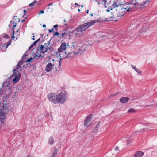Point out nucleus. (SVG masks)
<instances>
[{
  "mask_svg": "<svg viewBox=\"0 0 157 157\" xmlns=\"http://www.w3.org/2000/svg\"><path fill=\"white\" fill-rule=\"evenodd\" d=\"M9 103L6 100L0 102V122L2 126L5 125V118L7 113L9 111Z\"/></svg>",
  "mask_w": 157,
  "mask_h": 157,
  "instance_id": "f257e3e1",
  "label": "nucleus"
},
{
  "mask_svg": "<svg viewBox=\"0 0 157 157\" xmlns=\"http://www.w3.org/2000/svg\"><path fill=\"white\" fill-rule=\"evenodd\" d=\"M96 23L95 21H92L90 22H88L85 23L80 26L76 28V29L73 30L71 32L73 33L75 31H77V32H81L83 33L85 32L89 27L93 25Z\"/></svg>",
  "mask_w": 157,
  "mask_h": 157,
  "instance_id": "f03ea898",
  "label": "nucleus"
},
{
  "mask_svg": "<svg viewBox=\"0 0 157 157\" xmlns=\"http://www.w3.org/2000/svg\"><path fill=\"white\" fill-rule=\"evenodd\" d=\"M57 104L60 103L64 104L67 98V94L65 91L61 92L57 94Z\"/></svg>",
  "mask_w": 157,
  "mask_h": 157,
  "instance_id": "7ed1b4c3",
  "label": "nucleus"
},
{
  "mask_svg": "<svg viewBox=\"0 0 157 157\" xmlns=\"http://www.w3.org/2000/svg\"><path fill=\"white\" fill-rule=\"evenodd\" d=\"M28 55L27 54H24L22 57V60H20L18 62L16 65V68L13 70V75H16V72H17V73L18 71H19H19H21L22 70V69L21 67V64H23V61L24 60L25 58Z\"/></svg>",
  "mask_w": 157,
  "mask_h": 157,
  "instance_id": "20e7f679",
  "label": "nucleus"
},
{
  "mask_svg": "<svg viewBox=\"0 0 157 157\" xmlns=\"http://www.w3.org/2000/svg\"><path fill=\"white\" fill-rule=\"evenodd\" d=\"M57 94L53 93H50L47 94V98L49 101L51 103L57 104Z\"/></svg>",
  "mask_w": 157,
  "mask_h": 157,
  "instance_id": "39448f33",
  "label": "nucleus"
},
{
  "mask_svg": "<svg viewBox=\"0 0 157 157\" xmlns=\"http://www.w3.org/2000/svg\"><path fill=\"white\" fill-rule=\"evenodd\" d=\"M21 74L19 71H17V73H16V75H13V74L10 77V78H12L13 76H15V77L12 79V81L14 84H15L18 82L21 76Z\"/></svg>",
  "mask_w": 157,
  "mask_h": 157,
  "instance_id": "423d86ee",
  "label": "nucleus"
},
{
  "mask_svg": "<svg viewBox=\"0 0 157 157\" xmlns=\"http://www.w3.org/2000/svg\"><path fill=\"white\" fill-rule=\"evenodd\" d=\"M92 117L91 114H89L85 119L84 121V125L86 127H88L90 125V121Z\"/></svg>",
  "mask_w": 157,
  "mask_h": 157,
  "instance_id": "0eeeda50",
  "label": "nucleus"
},
{
  "mask_svg": "<svg viewBox=\"0 0 157 157\" xmlns=\"http://www.w3.org/2000/svg\"><path fill=\"white\" fill-rule=\"evenodd\" d=\"M66 44L65 42H63L61 44L59 48L58 49V51L59 52H63L66 49Z\"/></svg>",
  "mask_w": 157,
  "mask_h": 157,
  "instance_id": "6e6552de",
  "label": "nucleus"
},
{
  "mask_svg": "<svg viewBox=\"0 0 157 157\" xmlns=\"http://www.w3.org/2000/svg\"><path fill=\"white\" fill-rule=\"evenodd\" d=\"M78 54V53H75L74 52H69L66 55V56L64 57V58L66 59L67 58H72L74 57L75 56Z\"/></svg>",
  "mask_w": 157,
  "mask_h": 157,
  "instance_id": "1a4fd4ad",
  "label": "nucleus"
},
{
  "mask_svg": "<svg viewBox=\"0 0 157 157\" xmlns=\"http://www.w3.org/2000/svg\"><path fill=\"white\" fill-rule=\"evenodd\" d=\"M129 100V98L127 97H122L120 99V101L122 103H127Z\"/></svg>",
  "mask_w": 157,
  "mask_h": 157,
  "instance_id": "9d476101",
  "label": "nucleus"
},
{
  "mask_svg": "<svg viewBox=\"0 0 157 157\" xmlns=\"http://www.w3.org/2000/svg\"><path fill=\"white\" fill-rule=\"evenodd\" d=\"M52 65L51 63H49L46 65L45 71L47 72H50L52 70Z\"/></svg>",
  "mask_w": 157,
  "mask_h": 157,
  "instance_id": "9b49d317",
  "label": "nucleus"
},
{
  "mask_svg": "<svg viewBox=\"0 0 157 157\" xmlns=\"http://www.w3.org/2000/svg\"><path fill=\"white\" fill-rule=\"evenodd\" d=\"M144 155V153L142 151L136 152L134 155V157H142Z\"/></svg>",
  "mask_w": 157,
  "mask_h": 157,
  "instance_id": "f8f14e48",
  "label": "nucleus"
},
{
  "mask_svg": "<svg viewBox=\"0 0 157 157\" xmlns=\"http://www.w3.org/2000/svg\"><path fill=\"white\" fill-rule=\"evenodd\" d=\"M131 67L132 68L134 69L135 71L139 74H140L142 71L141 70H140L139 69L137 68L135 66L131 64Z\"/></svg>",
  "mask_w": 157,
  "mask_h": 157,
  "instance_id": "ddd939ff",
  "label": "nucleus"
},
{
  "mask_svg": "<svg viewBox=\"0 0 157 157\" xmlns=\"http://www.w3.org/2000/svg\"><path fill=\"white\" fill-rule=\"evenodd\" d=\"M124 13L122 12V11H119V12L117 13L116 17L121 18V17L124 15Z\"/></svg>",
  "mask_w": 157,
  "mask_h": 157,
  "instance_id": "4468645a",
  "label": "nucleus"
},
{
  "mask_svg": "<svg viewBox=\"0 0 157 157\" xmlns=\"http://www.w3.org/2000/svg\"><path fill=\"white\" fill-rule=\"evenodd\" d=\"M54 151H53L52 154L53 155H54L56 157L57 154L58 150L57 148L55 147L54 149Z\"/></svg>",
  "mask_w": 157,
  "mask_h": 157,
  "instance_id": "2eb2a0df",
  "label": "nucleus"
},
{
  "mask_svg": "<svg viewBox=\"0 0 157 157\" xmlns=\"http://www.w3.org/2000/svg\"><path fill=\"white\" fill-rule=\"evenodd\" d=\"M54 139L52 137H51L49 139H48V143L49 144L52 145V144L54 143Z\"/></svg>",
  "mask_w": 157,
  "mask_h": 157,
  "instance_id": "dca6fc26",
  "label": "nucleus"
},
{
  "mask_svg": "<svg viewBox=\"0 0 157 157\" xmlns=\"http://www.w3.org/2000/svg\"><path fill=\"white\" fill-rule=\"evenodd\" d=\"M100 124V122H99L96 125L95 128H94V130H93V132H95L98 130V129L99 128V127Z\"/></svg>",
  "mask_w": 157,
  "mask_h": 157,
  "instance_id": "f3484780",
  "label": "nucleus"
},
{
  "mask_svg": "<svg viewBox=\"0 0 157 157\" xmlns=\"http://www.w3.org/2000/svg\"><path fill=\"white\" fill-rule=\"evenodd\" d=\"M56 56H59V59L60 60H59V65H60L61 60L62 59V56L60 55L61 54H60L59 52H56Z\"/></svg>",
  "mask_w": 157,
  "mask_h": 157,
  "instance_id": "a211bd4d",
  "label": "nucleus"
},
{
  "mask_svg": "<svg viewBox=\"0 0 157 157\" xmlns=\"http://www.w3.org/2000/svg\"><path fill=\"white\" fill-rule=\"evenodd\" d=\"M114 17V15H112L111 16H110L107 19H105V21H110L113 20V18Z\"/></svg>",
  "mask_w": 157,
  "mask_h": 157,
  "instance_id": "6ab92c4d",
  "label": "nucleus"
},
{
  "mask_svg": "<svg viewBox=\"0 0 157 157\" xmlns=\"http://www.w3.org/2000/svg\"><path fill=\"white\" fill-rule=\"evenodd\" d=\"M45 50L44 51H40V53H42L43 54H44L46 52H48V46L47 45L45 48Z\"/></svg>",
  "mask_w": 157,
  "mask_h": 157,
  "instance_id": "aec40b11",
  "label": "nucleus"
},
{
  "mask_svg": "<svg viewBox=\"0 0 157 157\" xmlns=\"http://www.w3.org/2000/svg\"><path fill=\"white\" fill-rule=\"evenodd\" d=\"M136 110L135 109L133 108H131L128 110V113H134L135 112Z\"/></svg>",
  "mask_w": 157,
  "mask_h": 157,
  "instance_id": "412c9836",
  "label": "nucleus"
},
{
  "mask_svg": "<svg viewBox=\"0 0 157 157\" xmlns=\"http://www.w3.org/2000/svg\"><path fill=\"white\" fill-rule=\"evenodd\" d=\"M113 3L112 4V6L113 8H114L115 7H118V5L115 3V1H113Z\"/></svg>",
  "mask_w": 157,
  "mask_h": 157,
  "instance_id": "4be33fe9",
  "label": "nucleus"
},
{
  "mask_svg": "<svg viewBox=\"0 0 157 157\" xmlns=\"http://www.w3.org/2000/svg\"><path fill=\"white\" fill-rule=\"evenodd\" d=\"M32 59L33 58L32 57H30V58H29L26 61L25 60L24 61L26 62H30L31 61Z\"/></svg>",
  "mask_w": 157,
  "mask_h": 157,
  "instance_id": "5701e85b",
  "label": "nucleus"
},
{
  "mask_svg": "<svg viewBox=\"0 0 157 157\" xmlns=\"http://www.w3.org/2000/svg\"><path fill=\"white\" fill-rule=\"evenodd\" d=\"M36 57H38V58L42 57V56L41 54H40L39 55H37L36 54H35L34 57L33 58V59H34Z\"/></svg>",
  "mask_w": 157,
  "mask_h": 157,
  "instance_id": "b1692460",
  "label": "nucleus"
},
{
  "mask_svg": "<svg viewBox=\"0 0 157 157\" xmlns=\"http://www.w3.org/2000/svg\"><path fill=\"white\" fill-rule=\"evenodd\" d=\"M44 48V45H41L40 47V49L41 51L43 50Z\"/></svg>",
  "mask_w": 157,
  "mask_h": 157,
  "instance_id": "393cba45",
  "label": "nucleus"
},
{
  "mask_svg": "<svg viewBox=\"0 0 157 157\" xmlns=\"http://www.w3.org/2000/svg\"><path fill=\"white\" fill-rule=\"evenodd\" d=\"M48 48V50H49L50 52L53 51V48L51 46H50V47Z\"/></svg>",
  "mask_w": 157,
  "mask_h": 157,
  "instance_id": "a878e982",
  "label": "nucleus"
},
{
  "mask_svg": "<svg viewBox=\"0 0 157 157\" xmlns=\"http://www.w3.org/2000/svg\"><path fill=\"white\" fill-rule=\"evenodd\" d=\"M59 33L57 32H55V33H54L53 34V36H59Z\"/></svg>",
  "mask_w": 157,
  "mask_h": 157,
  "instance_id": "bb28decb",
  "label": "nucleus"
},
{
  "mask_svg": "<svg viewBox=\"0 0 157 157\" xmlns=\"http://www.w3.org/2000/svg\"><path fill=\"white\" fill-rule=\"evenodd\" d=\"M3 37L5 39H8L9 36L7 34H5L3 36Z\"/></svg>",
  "mask_w": 157,
  "mask_h": 157,
  "instance_id": "cd10ccee",
  "label": "nucleus"
},
{
  "mask_svg": "<svg viewBox=\"0 0 157 157\" xmlns=\"http://www.w3.org/2000/svg\"><path fill=\"white\" fill-rule=\"evenodd\" d=\"M13 34L12 36L11 37V38L12 39L14 40V38H15L14 36V33H15V31L14 29H13Z\"/></svg>",
  "mask_w": 157,
  "mask_h": 157,
  "instance_id": "c85d7f7f",
  "label": "nucleus"
},
{
  "mask_svg": "<svg viewBox=\"0 0 157 157\" xmlns=\"http://www.w3.org/2000/svg\"><path fill=\"white\" fill-rule=\"evenodd\" d=\"M13 28H12V30L13 29L16 27V25H17V23H16L15 22H13Z\"/></svg>",
  "mask_w": 157,
  "mask_h": 157,
  "instance_id": "c756f323",
  "label": "nucleus"
},
{
  "mask_svg": "<svg viewBox=\"0 0 157 157\" xmlns=\"http://www.w3.org/2000/svg\"><path fill=\"white\" fill-rule=\"evenodd\" d=\"M51 40V39L49 41H48L47 42V43H44V45H46L47 44H48V45H49L50 44Z\"/></svg>",
  "mask_w": 157,
  "mask_h": 157,
  "instance_id": "7c9ffc66",
  "label": "nucleus"
},
{
  "mask_svg": "<svg viewBox=\"0 0 157 157\" xmlns=\"http://www.w3.org/2000/svg\"><path fill=\"white\" fill-rule=\"evenodd\" d=\"M44 13V10H41L38 13L39 14H43Z\"/></svg>",
  "mask_w": 157,
  "mask_h": 157,
  "instance_id": "2f4dec72",
  "label": "nucleus"
},
{
  "mask_svg": "<svg viewBox=\"0 0 157 157\" xmlns=\"http://www.w3.org/2000/svg\"><path fill=\"white\" fill-rule=\"evenodd\" d=\"M67 34V33H66V32H64L63 33H62L61 34V35L62 36V38H64L63 37L64 36H65V35Z\"/></svg>",
  "mask_w": 157,
  "mask_h": 157,
  "instance_id": "473e14b6",
  "label": "nucleus"
},
{
  "mask_svg": "<svg viewBox=\"0 0 157 157\" xmlns=\"http://www.w3.org/2000/svg\"><path fill=\"white\" fill-rule=\"evenodd\" d=\"M113 8L112 5L111 6H110L108 7V9L111 10H112Z\"/></svg>",
  "mask_w": 157,
  "mask_h": 157,
  "instance_id": "72a5a7b5",
  "label": "nucleus"
},
{
  "mask_svg": "<svg viewBox=\"0 0 157 157\" xmlns=\"http://www.w3.org/2000/svg\"><path fill=\"white\" fill-rule=\"evenodd\" d=\"M132 4H133L134 5L135 7H136L138 5H139V4L137 3H132Z\"/></svg>",
  "mask_w": 157,
  "mask_h": 157,
  "instance_id": "f704fd0d",
  "label": "nucleus"
},
{
  "mask_svg": "<svg viewBox=\"0 0 157 157\" xmlns=\"http://www.w3.org/2000/svg\"><path fill=\"white\" fill-rule=\"evenodd\" d=\"M53 30H54V28H52V29H49L48 31L49 33H51V32H53Z\"/></svg>",
  "mask_w": 157,
  "mask_h": 157,
  "instance_id": "c9c22d12",
  "label": "nucleus"
},
{
  "mask_svg": "<svg viewBox=\"0 0 157 157\" xmlns=\"http://www.w3.org/2000/svg\"><path fill=\"white\" fill-rule=\"evenodd\" d=\"M132 4V2L131 1L130 2H128L126 3V4L128 5H129Z\"/></svg>",
  "mask_w": 157,
  "mask_h": 157,
  "instance_id": "e433bc0d",
  "label": "nucleus"
},
{
  "mask_svg": "<svg viewBox=\"0 0 157 157\" xmlns=\"http://www.w3.org/2000/svg\"><path fill=\"white\" fill-rule=\"evenodd\" d=\"M114 149L116 151H118L119 150H118V146H116L115 148H114Z\"/></svg>",
  "mask_w": 157,
  "mask_h": 157,
  "instance_id": "4c0bfd02",
  "label": "nucleus"
},
{
  "mask_svg": "<svg viewBox=\"0 0 157 157\" xmlns=\"http://www.w3.org/2000/svg\"><path fill=\"white\" fill-rule=\"evenodd\" d=\"M128 7V6H127V7H124L122 8L121 9H122V10H126Z\"/></svg>",
  "mask_w": 157,
  "mask_h": 157,
  "instance_id": "58836bf2",
  "label": "nucleus"
},
{
  "mask_svg": "<svg viewBox=\"0 0 157 157\" xmlns=\"http://www.w3.org/2000/svg\"><path fill=\"white\" fill-rule=\"evenodd\" d=\"M37 43V42L36 41H35V42H34L33 43V44H32L33 45V46H35L36 45V43Z\"/></svg>",
  "mask_w": 157,
  "mask_h": 157,
  "instance_id": "ea45409f",
  "label": "nucleus"
},
{
  "mask_svg": "<svg viewBox=\"0 0 157 157\" xmlns=\"http://www.w3.org/2000/svg\"><path fill=\"white\" fill-rule=\"evenodd\" d=\"M107 0H102V2H103L105 4Z\"/></svg>",
  "mask_w": 157,
  "mask_h": 157,
  "instance_id": "a19ab883",
  "label": "nucleus"
},
{
  "mask_svg": "<svg viewBox=\"0 0 157 157\" xmlns=\"http://www.w3.org/2000/svg\"><path fill=\"white\" fill-rule=\"evenodd\" d=\"M58 26V25H56L53 26V27L55 28H57V27Z\"/></svg>",
  "mask_w": 157,
  "mask_h": 157,
  "instance_id": "79ce46f5",
  "label": "nucleus"
},
{
  "mask_svg": "<svg viewBox=\"0 0 157 157\" xmlns=\"http://www.w3.org/2000/svg\"><path fill=\"white\" fill-rule=\"evenodd\" d=\"M41 4V1H39L38 2H37V5H40Z\"/></svg>",
  "mask_w": 157,
  "mask_h": 157,
  "instance_id": "37998d69",
  "label": "nucleus"
},
{
  "mask_svg": "<svg viewBox=\"0 0 157 157\" xmlns=\"http://www.w3.org/2000/svg\"><path fill=\"white\" fill-rule=\"evenodd\" d=\"M11 41H9L8 42V44H7V46H8L9 45H10L11 44Z\"/></svg>",
  "mask_w": 157,
  "mask_h": 157,
  "instance_id": "c03bdc74",
  "label": "nucleus"
},
{
  "mask_svg": "<svg viewBox=\"0 0 157 157\" xmlns=\"http://www.w3.org/2000/svg\"><path fill=\"white\" fill-rule=\"evenodd\" d=\"M33 45L32 44L30 46L29 48V49L30 50L31 48L33 47Z\"/></svg>",
  "mask_w": 157,
  "mask_h": 157,
  "instance_id": "a18cd8bd",
  "label": "nucleus"
},
{
  "mask_svg": "<svg viewBox=\"0 0 157 157\" xmlns=\"http://www.w3.org/2000/svg\"><path fill=\"white\" fill-rule=\"evenodd\" d=\"M130 7H128L126 10V12H129L130 11Z\"/></svg>",
  "mask_w": 157,
  "mask_h": 157,
  "instance_id": "49530a36",
  "label": "nucleus"
},
{
  "mask_svg": "<svg viewBox=\"0 0 157 157\" xmlns=\"http://www.w3.org/2000/svg\"><path fill=\"white\" fill-rule=\"evenodd\" d=\"M33 5H34L33 3V2H32L31 3L29 4V6H33Z\"/></svg>",
  "mask_w": 157,
  "mask_h": 157,
  "instance_id": "de8ad7c7",
  "label": "nucleus"
},
{
  "mask_svg": "<svg viewBox=\"0 0 157 157\" xmlns=\"http://www.w3.org/2000/svg\"><path fill=\"white\" fill-rule=\"evenodd\" d=\"M23 11H24V15H25L26 13V10H23Z\"/></svg>",
  "mask_w": 157,
  "mask_h": 157,
  "instance_id": "09e8293b",
  "label": "nucleus"
},
{
  "mask_svg": "<svg viewBox=\"0 0 157 157\" xmlns=\"http://www.w3.org/2000/svg\"><path fill=\"white\" fill-rule=\"evenodd\" d=\"M53 4V3H49V4H48V6H50L52 5Z\"/></svg>",
  "mask_w": 157,
  "mask_h": 157,
  "instance_id": "8fccbe9b",
  "label": "nucleus"
},
{
  "mask_svg": "<svg viewBox=\"0 0 157 157\" xmlns=\"http://www.w3.org/2000/svg\"><path fill=\"white\" fill-rule=\"evenodd\" d=\"M40 38H39L37 40H36V41L37 43L39 41H40Z\"/></svg>",
  "mask_w": 157,
  "mask_h": 157,
  "instance_id": "3c124183",
  "label": "nucleus"
},
{
  "mask_svg": "<svg viewBox=\"0 0 157 157\" xmlns=\"http://www.w3.org/2000/svg\"><path fill=\"white\" fill-rule=\"evenodd\" d=\"M42 26L43 28H45L46 27V25L45 24H44Z\"/></svg>",
  "mask_w": 157,
  "mask_h": 157,
  "instance_id": "603ef678",
  "label": "nucleus"
},
{
  "mask_svg": "<svg viewBox=\"0 0 157 157\" xmlns=\"http://www.w3.org/2000/svg\"><path fill=\"white\" fill-rule=\"evenodd\" d=\"M75 6H79L78 4L77 3H75Z\"/></svg>",
  "mask_w": 157,
  "mask_h": 157,
  "instance_id": "864d4df0",
  "label": "nucleus"
},
{
  "mask_svg": "<svg viewBox=\"0 0 157 157\" xmlns=\"http://www.w3.org/2000/svg\"><path fill=\"white\" fill-rule=\"evenodd\" d=\"M130 11H132L133 10V9L132 8H130Z\"/></svg>",
  "mask_w": 157,
  "mask_h": 157,
  "instance_id": "5fc2aeb1",
  "label": "nucleus"
},
{
  "mask_svg": "<svg viewBox=\"0 0 157 157\" xmlns=\"http://www.w3.org/2000/svg\"><path fill=\"white\" fill-rule=\"evenodd\" d=\"M37 2L36 1V0H35V1H34V2H33V4L34 5V3H36Z\"/></svg>",
  "mask_w": 157,
  "mask_h": 157,
  "instance_id": "6e6d98bb",
  "label": "nucleus"
},
{
  "mask_svg": "<svg viewBox=\"0 0 157 157\" xmlns=\"http://www.w3.org/2000/svg\"><path fill=\"white\" fill-rule=\"evenodd\" d=\"M25 19H23V20H21V22H25Z\"/></svg>",
  "mask_w": 157,
  "mask_h": 157,
  "instance_id": "4d7b16f0",
  "label": "nucleus"
},
{
  "mask_svg": "<svg viewBox=\"0 0 157 157\" xmlns=\"http://www.w3.org/2000/svg\"><path fill=\"white\" fill-rule=\"evenodd\" d=\"M97 2L98 4L99 5H100V2L99 1H98Z\"/></svg>",
  "mask_w": 157,
  "mask_h": 157,
  "instance_id": "13d9d810",
  "label": "nucleus"
},
{
  "mask_svg": "<svg viewBox=\"0 0 157 157\" xmlns=\"http://www.w3.org/2000/svg\"><path fill=\"white\" fill-rule=\"evenodd\" d=\"M106 12H109L110 11V10L108 9H107L106 10Z\"/></svg>",
  "mask_w": 157,
  "mask_h": 157,
  "instance_id": "bf43d9fd",
  "label": "nucleus"
},
{
  "mask_svg": "<svg viewBox=\"0 0 157 157\" xmlns=\"http://www.w3.org/2000/svg\"><path fill=\"white\" fill-rule=\"evenodd\" d=\"M86 13L87 14H88V13H89V10H86Z\"/></svg>",
  "mask_w": 157,
  "mask_h": 157,
  "instance_id": "052dcab7",
  "label": "nucleus"
},
{
  "mask_svg": "<svg viewBox=\"0 0 157 157\" xmlns=\"http://www.w3.org/2000/svg\"><path fill=\"white\" fill-rule=\"evenodd\" d=\"M116 95V94H113L111 95V96L113 97V96H114L115 95Z\"/></svg>",
  "mask_w": 157,
  "mask_h": 157,
  "instance_id": "680f3d73",
  "label": "nucleus"
},
{
  "mask_svg": "<svg viewBox=\"0 0 157 157\" xmlns=\"http://www.w3.org/2000/svg\"><path fill=\"white\" fill-rule=\"evenodd\" d=\"M50 157H55L54 155L52 154Z\"/></svg>",
  "mask_w": 157,
  "mask_h": 157,
  "instance_id": "e2e57ef3",
  "label": "nucleus"
},
{
  "mask_svg": "<svg viewBox=\"0 0 157 157\" xmlns=\"http://www.w3.org/2000/svg\"><path fill=\"white\" fill-rule=\"evenodd\" d=\"M34 37H35V36H33V38H32V40H35Z\"/></svg>",
  "mask_w": 157,
  "mask_h": 157,
  "instance_id": "0e129e2a",
  "label": "nucleus"
},
{
  "mask_svg": "<svg viewBox=\"0 0 157 157\" xmlns=\"http://www.w3.org/2000/svg\"><path fill=\"white\" fill-rule=\"evenodd\" d=\"M27 157H32V156L30 155H28Z\"/></svg>",
  "mask_w": 157,
  "mask_h": 157,
  "instance_id": "69168bd1",
  "label": "nucleus"
},
{
  "mask_svg": "<svg viewBox=\"0 0 157 157\" xmlns=\"http://www.w3.org/2000/svg\"><path fill=\"white\" fill-rule=\"evenodd\" d=\"M40 35H41V37L42 38H43V35L42 34H40Z\"/></svg>",
  "mask_w": 157,
  "mask_h": 157,
  "instance_id": "338daca9",
  "label": "nucleus"
},
{
  "mask_svg": "<svg viewBox=\"0 0 157 157\" xmlns=\"http://www.w3.org/2000/svg\"><path fill=\"white\" fill-rule=\"evenodd\" d=\"M147 1H144V4H146L147 3Z\"/></svg>",
  "mask_w": 157,
  "mask_h": 157,
  "instance_id": "774afa93",
  "label": "nucleus"
}]
</instances>
